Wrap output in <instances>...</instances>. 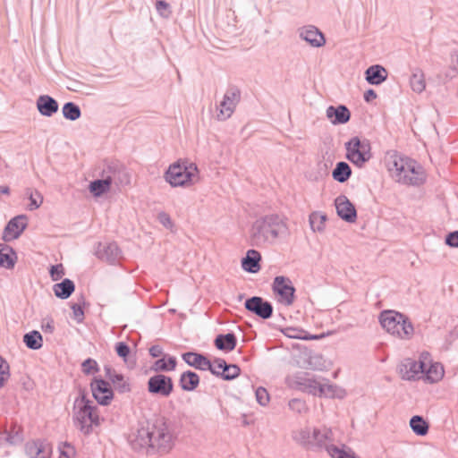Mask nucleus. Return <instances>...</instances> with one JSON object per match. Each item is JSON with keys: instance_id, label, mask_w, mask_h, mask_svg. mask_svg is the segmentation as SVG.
<instances>
[{"instance_id": "423d86ee", "label": "nucleus", "mask_w": 458, "mask_h": 458, "mask_svg": "<svg viewBox=\"0 0 458 458\" xmlns=\"http://www.w3.org/2000/svg\"><path fill=\"white\" fill-rule=\"evenodd\" d=\"M198 175L197 165L188 159L181 158L168 166L164 178L172 187H186L193 184Z\"/></svg>"}, {"instance_id": "9d476101", "label": "nucleus", "mask_w": 458, "mask_h": 458, "mask_svg": "<svg viewBox=\"0 0 458 458\" xmlns=\"http://www.w3.org/2000/svg\"><path fill=\"white\" fill-rule=\"evenodd\" d=\"M147 387L151 394L168 397L174 391V382L171 377L157 373L148 378Z\"/></svg>"}, {"instance_id": "bf43d9fd", "label": "nucleus", "mask_w": 458, "mask_h": 458, "mask_svg": "<svg viewBox=\"0 0 458 458\" xmlns=\"http://www.w3.org/2000/svg\"><path fill=\"white\" fill-rule=\"evenodd\" d=\"M104 370L106 373V377L111 383H113L115 380V377H119L122 374L118 373L114 369L108 365L104 367Z\"/></svg>"}, {"instance_id": "a878e982", "label": "nucleus", "mask_w": 458, "mask_h": 458, "mask_svg": "<svg viewBox=\"0 0 458 458\" xmlns=\"http://www.w3.org/2000/svg\"><path fill=\"white\" fill-rule=\"evenodd\" d=\"M327 116L335 125L344 124L350 121L351 112L344 105L329 106L327 109Z\"/></svg>"}, {"instance_id": "7ed1b4c3", "label": "nucleus", "mask_w": 458, "mask_h": 458, "mask_svg": "<svg viewBox=\"0 0 458 458\" xmlns=\"http://www.w3.org/2000/svg\"><path fill=\"white\" fill-rule=\"evenodd\" d=\"M284 218L277 214L262 216L256 219L250 230V244L256 247L274 244L276 240L287 233Z\"/></svg>"}, {"instance_id": "338daca9", "label": "nucleus", "mask_w": 458, "mask_h": 458, "mask_svg": "<svg viewBox=\"0 0 458 458\" xmlns=\"http://www.w3.org/2000/svg\"><path fill=\"white\" fill-rule=\"evenodd\" d=\"M451 58V68L458 72V50L453 52Z\"/></svg>"}, {"instance_id": "e2e57ef3", "label": "nucleus", "mask_w": 458, "mask_h": 458, "mask_svg": "<svg viewBox=\"0 0 458 458\" xmlns=\"http://www.w3.org/2000/svg\"><path fill=\"white\" fill-rule=\"evenodd\" d=\"M148 353L152 358H158L163 356L165 353L163 348L158 344H154L148 349Z\"/></svg>"}, {"instance_id": "f3484780", "label": "nucleus", "mask_w": 458, "mask_h": 458, "mask_svg": "<svg viewBox=\"0 0 458 458\" xmlns=\"http://www.w3.org/2000/svg\"><path fill=\"white\" fill-rule=\"evenodd\" d=\"M95 254L99 259L110 265L118 264L122 259V250L116 242H99Z\"/></svg>"}, {"instance_id": "ddd939ff", "label": "nucleus", "mask_w": 458, "mask_h": 458, "mask_svg": "<svg viewBox=\"0 0 458 458\" xmlns=\"http://www.w3.org/2000/svg\"><path fill=\"white\" fill-rule=\"evenodd\" d=\"M210 373L225 381H230L241 374V369L236 364H229L225 359L216 358L212 363Z\"/></svg>"}, {"instance_id": "5701e85b", "label": "nucleus", "mask_w": 458, "mask_h": 458, "mask_svg": "<svg viewBox=\"0 0 458 458\" xmlns=\"http://www.w3.org/2000/svg\"><path fill=\"white\" fill-rule=\"evenodd\" d=\"M182 360L190 367L198 370L210 371L212 362L206 355L197 352H186L182 354Z\"/></svg>"}, {"instance_id": "4be33fe9", "label": "nucleus", "mask_w": 458, "mask_h": 458, "mask_svg": "<svg viewBox=\"0 0 458 458\" xmlns=\"http://www.w3.org/2000/svg\"><path fill=\"white\" fill-rule=\"evenodd\" d=\"M410 165L407 166L409 175L403 177V184L411 186H420L425 183L427 176L423 166L416 160H408Z\"/></svg>"}, {"instance_id": "58836bf2", "label": "nucleus", "mask_w": 458, "mask_h": 458, "mask_svg": "<svg viewBox=\"0 0 458 458\" xmlns=\"http://www.w3.org/2000/svg\"><path fill=\"white\" fill-rule=\"evenodd\" d=\"M410 427L413 433L420 437H424L428 432V423L420 415H414L410 420Z\"/></svg>"}, {"instance_id": "72a5a7b5", "label": "nucleus", "mask_w": 458, "mask_h": 458, "mask_svg": "<svg viewBox=\"0 0 458 458\" xmlns=\"http://www.w3.org/2000/svg\"><path fill=\"white\" fill-rule=\"evenodd\" d=\"M53 291L57 298L66 300L75 291V284L72 280L64 278L60 283L54 284Z\"/></svg>"}, {"instance_id": "603ef678", "label": "nucleus", "mask_w": 458, "mask_h": 458, "mask_svg": "<svg viewBox=\"0 0 458 458\" xmlns=\"http://www.w3.org/2000/svg\"><path fill=\"white\" fill-rule=\"evenodd\" d=\"M49 275L53 281H58L64 276V268L62 264L51 265Z\"/></svg>"}, {"instance_id": "5fc2aeb1", "label": "nucleus", "mask_w": 458, "mask_h": 458, "mask_svg": "<svg viewBox=\"0 0 458 458\" xmlns=\"http://www.w3.org/2000/svg\"><path fill=\"white\" fill-rule=\"evenodd\" d=\"M445 242L452 248H458V230L448 233L445 235Z\"/></svg>"}, {"instance_id": "8fccbe9b", "label": "nucleus", "mask_w": 458, "mask_h": 458, "mask_svg": "<svg viewBox=\"0 0 458 458\" xmlns=\"http://www.w3.org/2000/svg\"><path fill=\"white\" fill-rule=\"evenodd\" d=\"M114 351L120 358L126 361L131 352V348L127 343L118 342L115 344Z\"/></svg>"}, {"instance_id": "20e7f679", "label": "nucleus", "mask_w": 458, "mask_h": 458, "mask_svg": "<svg viewBox=\"0 0 458 458\" xmlns=\"http://www.w3.org/2000/svg\"><path fill=\"white\" fill-rule=\"evenodd\" d=\"M97 410L98 407L86 396L85 393L80 392V395L73 403L72 420L75 427L85 436L90 435L93 427L100 424Z\"/></svg>"}, {"instance_id": "a211bd4d", "label": "nucleus", "mask_w": 458, "mask_h": 458, "mask_svg": "<svg viewBox=\"0 0 458 458\" xmlns=\"http://www.w3.org/2000/svg\"><path fill=\"white\" fill-rule=\"evenodd\" d=\"M294 386L299 390L312 394H318V391H322L321 382H319L313 375L308 372H300L294 376Z\"/></svg>"}, {"instance_id": "de8ad7c7", "label": "nucleus", "mask_w": 458, "mask_h": 458, "mask_svg": "<svg viewBox=\"0 0 458 458\" xmlns=\"http://www.w3.org/2000/svg\"><path fill=\"white\" fill-rule=\"evenodd\" d=\"M10 377V366L5 359L0 356V388H2L5 382Z\"/></svg>"}, {"instance_id": "864d4df0", "label": "nucleus", "mask_w": 458, "mask_h": 458, "mask_svg": "<svg viewBox=\"0 0 458 458\" xmlns=\"http://www.w3.org/2000/svg\"><path fill=\"white\" fill-rule=\"evenodd\" d=\"M289 408L298 413H301L306 410V403L304 401L299 398H293L289 401Z\"/></svg>"}, {"instance_id": "bb28decb", "label": "nucleus", "mask_w": 458, "mask_h": 458, "mask_svg": "<svg viewBox=\"0 0 458 458\" xmlns=\"http://www.w3.org/2000/svg\"><path fill=\"white\" fill-rule=\"evenodd\" d=\"M0 435H4V441L9 445H19L24 441V432L22 426L19 425L17 421L11 423L10 428H3Z\"/></svg>"}, {"instance_id": "6e6552de", "label": "nucleus", "mask_w": 458, "mask_h": 458, "mask_svg": "<svg viewBox=\"0 0 458 458\" xmlns=\"http://www.w3.org/2000/svg\"><path fill=\"white\" fill-rule=\"evenodd\" d=\"M271 287L279 303L291 306L294 302L296 289L289 277L276 276L273 280Z\"/></svg>"}, {"instance_id": "e433bc0d", "label": "nucleus", "mask_w": 458, "mask_h": 458, "mask_svg": "<svg viewBox=\"0 0 458 458\" xmlns=\"http://www.w3.org/2000/svg\"><path fill=\"white\" fill-rule=\"evenodd\" d=\"M111 186L110 182L104 176H101L100 179H96L89 182V191L94 197L98 198L108 192Z\"/></svg>"}, {"instance_id": "c9c22d12", "label": "nucleus", "mask_w": 458, "mask_h": 458, "mask_svg": "<svg viewBox=\"0 0 458 458\" xmlns=\"http://www.w3.org/2000/svg\"><path fill=\"white\" fill-rule=\"evenodd\" d=\"M352 175V168L347 162L339 161L332 171V177L335 181L344 183L347 182Z\"/></svg>"}, {"instance_id": "f03ea898", "label": "nucleus", "mask_w": 458, "mask_h": 458, "mask_svg": "<svg viewBox=\"0 0 458 458\" xmlns=\"http://www.w3.org/2000/svg\"><path fill=\"white\" fill-rule=\"evenodd\" d=\"M294 441L307 450L319 451L325 449L332 458H356L355 454L346 450L344 446L338 447L333 444V433L328 428H302L293 433Z\"/></svg>"}, {"instance_id": "39448f33", "label": "nucleus", "mask_w": 458, "mask_h": 458, "mask_svg": "<svg viewBox=\"0 0 458 458\" xmlns=\"http://www.w3.org/2000/svg\"><path fill=\"white\" fill-rule=\"evenodd\" d=\"M378 320L387 333L400 339L409 340L414 334V327L411 319L399 311L385 310L380 312Z\"/></svg>"}, {"instance_id": "0e129e2a", "label": "nucleus", "mask_w": 458, "mask_h": 458, "mask_svg": "<svg viewBox=\"0 0 458 458\" xmlns=\"http://www.w3.org/2000/svg\"><path fill=\"white\" fill-rule=\"evenodd\" d=\"M377 95L376 91L372 89H369L368 90H366L363 95L364 100L367 103L373 101L374 99L377 98Z\"/></svg>"}, {"instance_id": "dca6fc26", "label": "nucleus", "mask_w": 458, "mask_h": 458, "mask_svg": "<svg viewBox=\"0 0 458 458\" xmlns=\"http://www.w3.org/2000/svg\"><path fill=\"white\" fill-rule=\"evenodd\" d=\"M408 160L413 159L405 156L398 155L397 153H394L390 157L388 170L395 181L401 184H403V177L404 175H408L410 177V172H408L407 166L411 164Z\"/></svg>"}, {"instance_id": "a19ab883", "label": "nucleus", "mask_w": 458, "mask_h": 458, "mask_svg": "<svg viewBox=\"0 0 458 458\" xmlns=\"http://www.w3.org/2000/svg\"><path fill=\"white\" fill-rule=\"evenodd\" d=\"M62 114L66 120L76 121L81 115V110L76 103L66 102L62 107Z\"/></svg>"}, {"instance_id": "69168bd1", "label": "nucleus", "mask_w": 458, "mask_h": 458, "mask_svg": "<svg viewBox=\"0 0 458 458\" xmlns=\"http://www.w3.org/2000/svg\"><path fill=\"white\" fill-rule=\"evenodd\" d=\"M301 340H318L324 337V335H311L307 332L301 331Z\"/></svg>"}, {"instance_id": "412c9836", "label": "nucleus", "mask_w": 458, "mask_h": 458, "mask_svg": "<svg viewBox=\"0 0 458 458\" xmlns=\"http://www.w3.org/2000/svg\"><path fill=\"white\" fill-rule=\"evenodd\" d=\"M240 100V90L238 89H230L224 96L223 101L220 103L219 120H226L234 111L236 104Z\"/></svg>"}, {"instance_id": "aec40b11", "label": "nucleus", "mask_w": 458, "mask_h": 458, "mask_svg": "<svg viewBox=\"0 0 458 458\" xmlns=\"http://www.w3.org/2000/svg\"><path fill=\"white\" fill-rule=\"evenodd\" d=\"M425 369V364L422 361H417L411 358L404 359L399 365V373L404 380H416L419 374H422Z\"/></svg>"}, {"instance_id": "09e8293b", "label": "nucleus", "mask_w": 458, "mask_h": 458, "mask_svg": "<svg viewBox=\"0 0 458 458\" xmlns=\"http://www.w3.org/2000/svg\"><path fill=\"white\" fill-rule=\"evenodd\" d=\"M59 453L60 456L64 458H74L76 454L74 446L67 441L62 443V445L59 446Z\"/></svg>"}, {"instance_id": "c85d7f7f", "label": "nucleus", "mask_w": 458, "mask_h": 458, "mask_svg": "<svg viewBox=\"0 0 458 458\" xmlns=\"http://www.w3.org/2000/svg\"><path fill=\"white\" fill-rule=\"evenodd\" d=\"M261 254L259 251L251 249L246 252L242 259V267L248 273H258L260 270Z\"/></svg>"}, {"instance_id": "680f3d73", "label": "nucleus", "mask_w": 458, "mask_h": 458, "mask_svg": "<svg viewBox=\"0 0 458 458\" xmlns=\"http://www.w3.org/2000/svg\"><path fill=\"white\" fill-rule=\"evenodd\" d=\"M158 220L165 228H170L173 225L170 216L165 212H161L158 214Z\"/></svg>"}, {"instance_id": "393cba45", "label": "nucleus", "mask_w": 458, "mask_h": 458, "mask_svg": "<svg viewBox=\"0 0 458 458\" xmlns=\"http://www.w3.org/2000/svg\"><path fill=\"white\" fill-rule=\"evenodd\" d=\"M36 106L38 113L46 117H51L59 108L58 102L49 95H40L36 101Z\"/></svg>"}, {"instance_id": "f704fd0d", "label": "nucleus", "mask_w": 458, "mask_h": 458, "mask_svg": "<svg viewBox=\"0 0 458 458\" xmlns=\"http://www.w3.org/2000/svg\"><path fill=\"white\" fill-rule=\"evenodd\" d=\"M17 255L14 250L4 244H0V267L10 269L15 265Z\"/></svg>"}, {"instance_id": "37998d69", "label": "nucleus", "mask_w": 458, "mask_h": 458, "mask_svg": "<svg viewBox=\"0 0 458 458\" xmlns=\"http://www.w3.org/2000/svg\"><path fill=\"white\" fill-rule=\"evenodd\" d=\"M89 306V303L85 301L83 295L78 300V302L72 303L71 309L73 312V318L77 323H82L84 320V307Z\"/></svg>"}, {"instance_id": "79ce46f5", "label": "nucleus", "mask_w": 458, "mask_h": 458, "mask_svg": "<svg viewBox=\"0 0 458 458\" xmlns=\"http://www.w3.org/2000/svg\"><path fill=\"white\" fill-rule=\"evenodd\" d=\"M327 216L320 212H312L310 215L309 222L313 232H322L325 229Z\"/></svg>"}, {"instance_id": "ea45409f", "label": "nucleus", "mask_w": 458, "mask_h": 458, "mask_svg": "<svg viewBox=\"0 0 458 458\" xmlns=\"http://www.w3.org/2000/svg\"><path fill=\"white\" fill-rule=\"evenodd\" d=\"M410 84L414 92L421 93L426 88L424 73L420 69H415L411 75Z\"/></svg>"}, {"instance_id": "cd10ccee", "label": "nucleus", "mask_w": 458, "mask_h": 458, "mask_svg": "<svg viewBox=\"0 0 458 458\" xmlns=\"http://www.w3.org/2000/svg\"><path fill=\"white\" fill-rule=\"evenodd\" d=\"M365 79L370 85H380L387 79V71L380 64L370 65L365 71Z\"/></svg>"}, {"instance_id": "49530a36", "label": "nucleus", "mask_w": 458, "mask_h": 458, "mask_svg": "<svg viewBox=\"0 0 458 458\" xmlns=\"http://www.w3.org/2000/svg\"><path fill=\"white\" fill-rule=\"evenodd\" d=\"M157 13L162 17L168 19L172 15L171 5L165 0H157L155 4Z\"/></svg>"}, {"instance_id": "a18cd8bd", "label": "nucleus", "mask_w": 458, "mask_h": 458, "mask_svg": "<svg viewBox=\"0 0 458 458\" xmlns=\"http://www.w3.org/2000/svg\"><path fill=\"white\" fill-rule=\"evenodd\" d=\"M81 371L85 375H92L99 371V366L94 359L87 358L81 363Z\"/></svg>"}, {"instance_id": "052dcab7", "label": "nucleus", "mask_w": 458, "mask_h": 458, "mask_svg": "<svg viewBox=\"0 0 458 458\" xmlns=\"http://www.w3.org/2000/svg\"><path fill=\"white\" fill-rule=\"evenodd\" d=\"M104 370L106 373V377L111 383H113L115 380V377H119L122 374L118 373L114 369L108 365L104 367Z\"/></svg>"}, {"instance_id": "13d9d810", "label": "nucleus", "mask_w": 458, "mask_h": 458, "mask_svg": "<svg viewBox=\"0 0 458 458\" xmlns=\"http://www.w3.org/2000/svg\"><path fill=\"white\" fill-rule=\"evenodd\" d=\"M283 333L285 336L289 338L296 339H301V335H302L301 331L295 327H286L285 329L283 330Z\"/></svg>"}, {"instance_id": "2eb2a0df", "label": "nucleus", "mask_w": 458, "mask_h": 458, "mask_svg": "<svg viewBox=\"0 0 458 458\" xmlns=\"http://www.w3.org/2000/svg\"><path fill=\"white\" fill-rule=\"evenodd\" d=\"M24 452L29 458H50L52 445L47 439L37 438L25 444Z\"/></svg>"}, {"instance_id": "b1692460", "label": "nucleus", "mask_w": 458, "mask_h": 458, "mask_svg": "<svg viewBox=\"0 0 458 458\" xmlns=\"http://www.w3.org/2000/svg\"><path fill=\"white\" fill-rule=\"evenodd\" d=\"M300 38L313 47H320L326 44V38L324 34L313 25H308L301 28Z\"/></svg>"}, {"instance_id": "c756f323", "label": "nucleus", "mask_w": 458, "mask_h": 458, "mask_svg": "<svg viewBox=\"0 0 458 458\" xmlns=\"http://www.w3.org/2000/svg\"><path fill=\"white\" fill-rule=\"evenodd\" d=\"M214 345L219 351L230 352L234 350L237 345V337L233 332L219 334L214 340Z\"/></svg>"}, {"instance_id": "6e6d98bb", "label": "nucleus", "mask_w": 458, "mask_h": 458, "mask_svg": "<svg viewBox=\"0 0 458 458\" xmlns=\"http://www.w3.org/2000/svg\"><path fill=\"white\" fill-rule=\"evenodd\" d=\"M321 388L322 391H318V394L319 396H326V397H334L335 396V386L330 385L328 383H321Z\"/></svg>"}, {"instance_id": "9b49d317", "label": "nucleus", "mask_w": 458, "mask_h": 458, "mask_svg": "<svg viewBox=\"0 0 458 458\" xmlns=\"http://www.w3.org/2000/svg\"><path fill=\"white\" fill-rule=\"evenodd\" d=\"M244 308L262 319H268L273 316L272 303L260 296H252L246 299Z\"/></svg>"}, {"instance_id": "6ab92c4d", "label": "nucleus", "mask_w": 458, "mask_h": 458, "mask_svg": "<svg viewBox=\"0 0 458 458\" xmlns=\"http://www.w3.org/2000/svg\"><path fill=\"white\" fill-rule=\"evenodd\" d=\"M335 206L338 216L347 222L354 223L357 219V210L355 206L345 195H339L335 199Z\"/></svg>"}, {"instance_id": "1a4fd4ad", "label": "nucleus", "mask_w": 458, "mask_h": 458, "mask_svg": "<svg viewBox=\"0 0 458 458\" xmlns=\"http://www.w3.org/2000/svg\"><path fill=\"white\" fill-rule=\"evenodd\" d=\"M110 182V184L115 186H123L130 183V175L126 167L119 161H111L105 164L101 173Z\"/></svg>"}, {"instance_id": "c03bdc74", "label": "nucleus", "mask_w": 458, "mask_h": 458, "mask_svg": "<svg viewBox=\"0 0 458 458\" xmlns=\"http://www.w3.org/2000/svg\"><path fill=\"white\" fill-rule=\"evenodd\" d=\"M112 384L119 394H126L131 391L129 379L125 378L123 374H121L119 377H115V380Z\"/></svg>"}, {"instance_id": "f257e3e1", "label": "nucleus", "mask_w": 458, "mask_h": 458, "mask_svg": "<svg viewBox=\"0 0 458 458\" xmlns=\"http://www.w3.org/2000/svg\"><path fill=\"white\" fill-rule=\"evenodd\" d=\"M180 423L174 417L157 416L140 424L135 433L129 437L132 449H155L158 453H168L174 445Z\"/></svg>"}, {"instance_id": "4c0bfd02", "label": "nucleus", "mask_w": 458, "mask_h": 458, "mask_svg": "<svg viewBox=\"0 0 458 458\" xmlns=\"http://www.w3.org/2000/svg\"><path fill=\"white\" fill-rule=\"evenodd\" d=\"M23 343L30 350H39L43 346L42 335L38 330H32L23 335Z\"/></svg>"}, {"instance_id": "3c124183", "label": "nucleus", "mask_w": 458, "mask_h": 458, "mask_svg": "<svg viewBox=\"0 0 458 458\" xmlns=\"http://www.w3.org/2000/svg\"><path fill=\"white\" fill-rule=\"evenodd\" d=\"M255 395H256L257 402L261 406H266L268 403L269 400H270L268 392L263 386H259L255 390Z\"/></svg>"}, {"instance_id": "774afa93", "label": "nucleus", "mask_w": 458, "mask_h": 458, "mask_svg": "<svg viewBox=\"0 0 458 458\" xmlns=\"http://www.w3.org/2000/svg\"><path fill=\"white\" fill-rule=\"evenodd\" d=\"M41 329L45 333L52 334L55 330V326L53 320L47 321L46 323H43L41 326Z\"/></svg>"}, {"instance_id": "f8f14e48", "label": "nucleus", "mask_w": 458, "mask_h": 458, "mask_svg": "<svg viewBox=\"0 0 458 458\" xmlns=\"http://www.w3.org/2000/svg\"><path fill=\"white\" fill-rule=\"evenodd\" d=\"M92 395L100 405L106 406L114 399V391L110 384L102 377H94L90 383Z\"/></svg>"}, {"instance_id": "0eeeda50", "label": "nucleus", "mask_w": 458, "mask_h": 458, "mask_svg": "<svg viewBox=\"0 0 458 458\" xmlns=\"http://www.w3.org/2000/svg\"><path fill=\"white\" fill-rule=\"evenodd\" d=\"M345 157L358 168H362L371 157V145L368 139L353 136L344 143Z\"/></svg>"}, {"instance_id": "4468645a", "label": "nucleus", "mask_w": 458, "mask_h": 458, "mask_svg": "<svg viewBox=\"0 0 458 458\" xmlns=\"http://www.w3.org/2000/svg\"><path fill=\"white\" fill-rule=\"evenodd\" d=\"M27 226L28 224L26 215L15 216L6 224L3 233V240L8 242L18 239L26 230Z\"/></svg>"}, {"instance_id": "473e14b6", "label": "nucleus", "mask_w": 458, "mask_h": 458, "mask_svg": "<svg viewBox=\"0 0 458 458\" xmlns=\"http://www.w3.org/2000/svg\"><path fill=\"white\" fill-rule=\"evenodd\" d=\"M422 374L425 375V380L428 383H437L445 375V369L440 362H431L426 367Z\"/></svg>"}, {"instance_id": "4d7b16f0", "label": "nucleus", "mask_w": 458, "mask_h": 458, "mask_svg": "<svg viewBox=\"0 0 458 458\" xmlns=\"http://www.w3.org/2000/svg\"><path fill=\"white\" fill-rule=\"evenodd\" d=\"M36 194H37V196L38 198V200L36 198H34L32 193L30 195V204H29L28 208L30 211L38 209L40 207V205L42 204V201H43L42 195L38 191H36Z\"/></svg>"}, {"instance_id": "7c9ffc66", "label": "nucleus", "mask_w": 458, "mask_h": 458, "mask_svg": "<svg viewBox=\"0 0 458 458\" xmlns=\"http://www.w3.org/2000/svg\"><path fill=\"white\" fill-rule=\"evenodd\" d=\"M199 376L192 370L182 372L179 377V386L185 392L194 391L199 386Z\"/></svg>"}, {"instance_id": "2f4dec72", "label": "nucleus", "mask_w": 458, "mask_h": 458, "mask_svg": "<svg viewBox=\"0 0 458 458\" xmlns=\"http://www.w3.org/2000/svg\"><path fill=\"white\" fill-rule=\"evenodd\" d=\"M177 366V359L168 353H165L160 359H157L152 365L151 369L156 372L174 371Z\"/></svg>"}]
</instances>
